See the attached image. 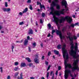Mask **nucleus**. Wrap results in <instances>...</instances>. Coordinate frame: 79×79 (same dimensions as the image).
Wrapping results in <instances>:
<instances>
[{"instance_id":"f257e3e1","label":"nucleus","mask_w":79,"mask_h":79,"mask_svg":"<svg viewBox=\"0 0 79 79\" xmlns=\"http://www.w3.org/2000/svg\"><path fill=\"white\" fill-rule=\"evenodd\" d=\"M55 6H56L57 9L58 10H59V9L60 8V6L59 5H58V4L56 3H55L54 1L52 2L51 5V8L50 9L51 10V12H50V14L53 15L54 19V22L56 23L57 26L58 27V29H59L60 28L59 24L63 23L65 20H66L69 23H71L73 21V19H72V17H70L69 16H66L65 17H62L60 19H59L58 18L56 17L55 15L60 16L61 14V15H64V13H66V11H65V9H62L60 11L58 10L55 11H54V8H53V7H54Z\"/></svg>"},{"instance_id":"f03ea898","label":"nucleus","mask_w":79,"mask_h":79,"mask_svg":"<svg viewBox=\"0 0 79 79\" xmlns=\"http://www.w3.org/2000/svg\"><path fill=\"white\" fill-rule=\"evenodd\" d=\"M63 48H62V53L63 54V57L64 59V64H65V68L66 69L67 67L69 68H71L73 71H74L76 69L78 71H79V68L78 66L77 65V63H78L79 60L77 59L76 60L74 61L73 63V67L72 68L71 65L70 64H67V61L68 60V53L67 52V50L65 49L66 47V44H64L63 45Z\"/></svg>"},{"instance_id":"7ed1b4c3","label":"nucleus","mask_w":79,"mask_h":79,"mask_svg":"<svg viewBox=\"0 0 79 79\" xmlns=\"http://www.w3.org/2000/svg\"><path fill=\"white\" fill-rule=\"evenodd\" d=\"M67 35L69 36L68 37H67V39H69L70 40L71 42L70 43L71 50L70 51L69 54L73 56L74 58L77 59L79 57V54H77V52L78 50V45H77V43H75V45L74 46V45L73 42V41L74 39L76 40L77 39V36H70L71 35V33L70 32L67 33Z\"/></svg>"},{"instance_id":"20e7f679","label":"nucleus","mask_w":79,"mask_h":79,"mask_svg":"<svg viewBox=\"0 0 79 79\" xmlns=\"http://www.w3.org/2000/svg\"><path fill=\"white\" fill-rule=\"evenodd\" d=\"M69 75H70L71 77H73V75L71 73V71L68 70H65L64 77L65 79H67ZM72 79H74V78H72Z\"/></svg>"},{"instance_id":"39448f33","label":"nucleus","mask_w":79,"mask_h":79,"mask_svg":"<svg viewBox=\"0 0 79 79\" xmlns=\"http://www.w3.org/2000/svg\"><path fill=\"white\" fill-rule=\"evenodd\" d=\"M56 33H57V34L59 35L61 42H63V39H64V37H65L64 35H62L61 31L56 30Z\"/></svg>"},{"instance_id":"423d86ee","label":"nucleus","mask_w":79,"mask_h":79,"mask_svg":"<svg viewBox=\"0 0 79 79\" xmlns=\"http://www.w3.org/2000/svg\"><path fill=\"white\" fill-rule=\"evenodd\" d=\"M62 5L65 6V8L66 11L69 10L68 7H67V2L66 0H62Z\"/></svg>"},{"instance_id":"0eeeda50","label":"nucleus","mask_w":79,"mask_h":79,"mask_svg":"<svg viewBox=\"0 0 79 79\" xmlns=\"http://www.w3.org/2000/svg\"><path fill=\"white\" fill-rule=\"evenodd\" d=\"M2 10L4 11L7 12H9L11 11V9L10 8H2Z\"/></svg>"},{"instance_id":"6e6552de","label":"nucleus","mask_w":79,"mask_h":79,"mask_svg":"<svg viewBox=\"0 0 79 79\" xmlns=\"http://www.w3.org/2000/svg\"><path fill=\"white\" fill-rule=\"evenodd\" d=\"M37 58H38V56H35V58L34 59L35 62L37 64L39 63V60L37 59Z\"/></svg>"},{"instance_id":"1a4fd4ad","label":"nucleus","mask_w":79,"mask_h":79,"mask_svg":"<svg viewBox=\"0 0 79 79\" xmlns=\"http://www.w3.org/2000/svg\"><path fill=\"white\" fill-rule=\"evenodd\" d=\"M40 5V7L41 8H43L44 9H45V6H44V5H41V3L39 2H37V4L38 5Z\"/></svg>"},{"instance_id":"9d476101","label":"nucleus","mask_w":79,"mask_h":79,"mask_svg":"<svg viewBox=\"0 0 79 79\" xmlns=\"http://www.w3.org/2000/svg\"><path fill=\"white\" fill-rule=\"evenodd\" d=\"M33 31L31 29H30L28 32V34H33Z\"/></svg>"},{"instance_id":"9b49d317","label":"nucleus","mask_w":79,"mask_h":79,"mask_svg":"<svg viewBox=\"0 0 79 79\" xmlns=\"http://www.w3.org/2000/svg\"><path fill=\"white\" fill-rule=\"evenodd\" d=\"M23 73H21L20 74V78H19V77L18 76L17 77V79H23Z\"/></svg>"},{"instance_id":"f8f14e48","label":"nucleus","mask_w":79,"mask_h":79,"mask_svg":"<svg viewBox=\"0 0 79 79\" xmlns=\"http://www.w3.org/2000/svg\"><path fill=\"white\" fill-rule=\"evenodd\" d=\"M74 27V25L73 24H72L70 26H69L68 29H71L72 27Z\"/></svg>"},{"instance_id":"ddd939ff","label":"nucleus","mask_w":79,"mask_h":79,"mask_svg":"<svg viewBox=\"0 0 79 79\" xmlns=\"http://www.w3.org/2000/svg\"><path fill=\"white\" fill-rule=\"evenodd\" d=\"M20 66L21 68H23V67H25L26 66V64L24 63H22L21 64Z\"/></svg>"},{"instance_id":"4468645a","label":"nucleus","mask_w":79,"mask_h":79,"mask_svg":"<svg viewBox=\"0 0 79 79\" xmlns=\"http://www.w3.org/2000/svg\"><path fill=\"white\" fill-rule=\"evenodd\" d=\"M28 40H25L24 43V44L25 45H27V44L28 43Z\"/></svg>"},{"instance_id":"2eb2a0df","label":"nucleus","mask_w":79,"mask_h":79,"mask_svg":"<svg viewBox=\"0 0 79 79\" xmlns=\"http://www.w3.org/2000/svg\"><path fill=\"white\" fill-rule=\"evenodd\" d=\"M54 53L56 54V55H58V54H59V51H56V50H54Z\"/></svg>"},{"instance_id":"dca6fc26","label":"nucleus","mask_w":79,"mask_h":79,"mask_svg":"<svg viewBox=\"0 0 79 79\" xmlns=\"http://www.w3.org/2000/svg\"><path fill=\"white\" fill-rule=\"evenodd\" d=\"M28 9L27 8H26L25 10L23 11V13H26Z\"/></svg>"},{"instance_id":"f3484780","label":"nucleus","mask_w":79,"mask_h":79,"mask_svg":"<svg viewBox=\"0 0 79 79\" xmlns=\"http://www.w3.org/2000/svg\"><path fill=\"white\" fill-rule=\"evenodd\" d=\"M32 46L33 48H34V47H35V46H36V43H33L32 44Z\"/></svg>"},{"instance_id":"a211bd4d","label":"nucleus","mask_w":79,"mask_h":79,"mask_svg":"<svg viewBox=\"0 0 79 79\" xmlns=\"http://www.w3.org/2000/svg\"><path fill=\"white\" fill-rule=\"evenodd\" d=\"M15 71H19L20 70V69L18 67H15L14 69Z\"/></svg>"},{"instance_id":"6ab92c4d","label":"nucleus","mask_w":79,"mask_h":79,"mask_svg":"<svg viewBox=\"0 0 79 79\" xmlns=\"http://www.w3.org/2000/svg\"><path fill=\"white\" fill-rule=\"evenodd\" d=\"M61 45H62L61 44H59L57 46V47L58 49H60V48H61Z\"/></svg>"},{"instance_id":"aec40b11","label":"nucleus","mask_w":79,"mask_h":79,"mask_svg":"<svg viewBox=\"0 0 79 79\" xmlns=\"http://www.w3.org/2000/svg\"><path fill=\"white\" fill-rule=\"evenodd\" d=\"M25 59L26 60H27V61H28V62H31V60L28 57H27Z\"/></svg>"},{"instance_id":"412c9836","label":"nucleus","mask_w":79,"mask_h":79,"mask_svg":"<svg viewBox=\"0 0 79 79\" xmlns=\"http://www.w3.org/2000/svg\"><path fill=\"white\" fill-rule=\"evenodd\" d=\"M48 29H51V25H50V24L49 23L48 25Z\"/></svg>"},{"instance_id":"4be33fe9","label":"nucleus","mask_w":79,"mask_h":79,"mask_svg":"<svg viewBox=\"0 0 79 79\" xmlns=\"http://www.w3.org/2000/svg\"><path fill=\"white\" fill-rule=\"evenodd\" d=\"M19 64V63L18 62H16L15 63V66H18Z\"/></svg>"},{"instance_id":"5701e85b","label":"nucleus","mask_w":79,"mask_h":79,"mask_svg":"<svg viewBox=\"0 0 79 79\" xmlns=\"http://www.w3.org/2000/svg\"><path fill=\"white\" fill-rule=\"evenodd\" d=\"M24 22H20L19 23V25H23V24H24Z\"/></svg>"},{"instance_id":"b1692460","label":"nucleus","mask_w":79,"mask_h":79,"mask_svg":"<svg viewBox=\"0 0 79 79\" xmlns=\"http://www.w3.org/2000/svg\"><path fill=\"white\" fill-rule=\"evenodd\" d=\"M5 6H6V7H7V6H8V2H5Z\"/></svg>"},{"instance_id":"393cba45","label":"nucleus","mask_w":79,"mask_h":79,"mask_svg":"<svg viewBox=\"0 0 79 79\" xmlns=\"http://www.w3.org/2000/svg\"><path fill=\"white\" fill-rule=\"evenodd\" d=\"M19 74V72H17L15 73V76L16 77L18 76V75Z\"/></svg>"},{"instance_id":"a878e982","label":"nucleus","mask_w":79,"mask_h":79,"mask_svg":"<svg viewBox=\"0 0 79 79\" xmlns=\"http://www.w3.org/2000/svg\"><path fill=\"white\" fill-rule=\"evenodd\" d=\"M0 69L1 70V72L2 73H3V68L1 67L0 68Z\"/></svg>"},{"instance_id":"bb28decb","label":"nucleus","mask_w":79,"mask_h":79,"mask_svg":"<svg viewBox=\"0 0 79 79\" xmlns=\"http://www.w3.org/2000/svg\"><path fill=\"white\" fill-rule=\"evenodd\" d=\"M79 26V23H75L74 24V26Z\"/></svg>"},{"instance_id":"cd10ccee","label":"nucleus","mask_w":79,"mask_h":79,"mask_svg":"<svg viewBox=\"0 0 79 79\" xmlns=\"http://www.w3.org/2000/svg\"><path fill=\"white\" fill-rule=\"evenodd\" d=\"M51 66L50 65H49L48 66V69H47V71H48V70H49V69H50V67H51Z\"/></svg>"},{"instance_id":"c85d7f7f","label":"nucleus","mask_w":79,"mask_h":79,"mask_svg":"<svg viewBox=\"0 0 79 79\" xmlns=\"http://www.w3.org/2000/svg\"><path fill=\"white\" fill-rule=\"evenodd\" d=\"M14 48H15V47L13 46H12L11 49H12V52H13V49H14Z\"/></svg>"},{"instance_id":"c756f323","label":"nucleus","mask_w":79,"mask_h":79,"mask_svg":"<svg viewBox=\"0 0 79 79\" xmlns=\"http://www.w3.org/2000/svg\"><path fill=\"white\" fill-rule=\"evenodd\" d=\"M58 70H60L61 69V67L60 66H58Z\"/></svg>"},{"instance_id":"7c9ffc66","label":"nucleus","mask_w":79,"mask_h":79,"mask_svg":"<svg viewBox=\"0 0 79 79\" xmlns=\"http://www.w3.org/2000/svg\"><path fill=\"white\" fill-rule=\"evenodd\" d=\"M48 76H49V73L48 72L47 73V76H46L47 79H48Z\"/></svg>"},{"instance_id":"2f4dec72","label":"nucleus","mask_w":79,"mask_h":79,"mask_svg":"<svg viewBox=\"0 0 79 79\" xmlns=\"http://www.w3.org/2000/svg\"><path fill=\"white\" fill-rule=\"evenodd\" d=\"M29 8H30V10H32V6H31V5H30Z\"/></svg>"},{"instance_id":"473e14b6","label":"nucleus","mask_w":79,"mask_h":79,"mask_svg":"<svg viewBox=\"0 0 79 79\" xmlns=\"http://www.w3.org/2000/svg\"><path fill=\"white\" fill-rule=\"evenodd\" d=\"M66 31V28L64 27L62 30V32H64V31Z\"/></svg>"},{"instance_id":"72a5a7b5","label":"nucleus","mask_w":79,"mask_h":79,"mask_svg":"<svg viewBox=\"0 0 79 79\" xmlns=\"http://www.w3.org/2000/svg\"><path fill=\"white\" fill-rule=\"evenodd\" d=\"M19 15H20V16H23V13L21 12H20L19 13Z\"/></svg>"},{"instance_id":"f704fd0d","label":"nucleus","mask_w":79,"mask_h":79,"mask_svg":"<svg viewBox=\"0 0 79 79\" xmlns=\"http://www.w3.org/2000/svg\"><path fill=\"white\" fill-rule=\"evenodd\" d=\"M7 79H11V77H10V76H8L7 77Z\"/></svg>"},{"instance_id":"c9c22d12","label":"nucleus","mask_w":79,"mask_h":79,"mask_svg":"<svg viewBox=\"0 0 79 79\" xmlns=\"http://www.w3.org/2000/svg\"><path fill=\"white\" fill-rule=\"evenodd\" d=\"M42 16L43 17H44L45 16V13H42Z\"/></svg>"},{"instance_id":"e433bc0d","label":"nucleus","mask_w":79,"mask_h":79,"mask_svg":"<svg viewBox=\"0 0 79 79\" xmlns=\"http://www.w3.org/2000/svg\"><path fill=\"white\" fill-rule=\"evenodd\" d=\"M58 70H57L56 72V76H58Z\"/></svg>"},{"instance_id":"4c0bfd02","label":"nucleus","mask_w":79,"mask_h":79,"mask_svg":"<svg viewBox=\"0 0 79 79\" xmlns=\"http://www.w3.org/2000/svg\"><path fill=\"white\" fill-rule=\"evenodd\" d=\"M31 2V0H27V3H30Z\"/></svg>"},{"instance_id":"58836bf2","label":"nucleus","mask_w":79,"mask_h":79,"mask_svg":"<svg viewBox=\"0 0 79 79\" xmlns=\"http://www.w3.org/2000/svg\"><path fill=\"white\" fill-rule=\"evenodd\" d=\"M45 64L46 65H48V62L47 61H45Z\"/></svg>"},{"instance_id":"ea45409f","label":"nucleus","mask_w":79,"mask_h":79,"mask_svg":"<svg viewBox=\"0 0 79 79\" xmlns=\"http://www.w3.org/2000/svg\"><path fill=\"white\" fill-rule=\"evenodd\" d=\"M54 32H55V30H52V34H53Z\"/></svg>"},{"instance_id":"a19ab883","label":"nucleus","mask_w":79,"mask_h":79,"mask_svg":"<svg viewBox=\"0 0 79 79\" xmlns=\"http://www.w3.org/2000/svg\"><path fill=\"white\" fill-rule=\"evenodd\" d=\"M51 55V52H48V56H50V55Z\"/></svg>"},{"instance_id":"79ce46f5","label":"nucleus","mask_w":79,"mask_h":79,"mask_svg":"<svg viewBox=\"0 0 79 79\" xmlns=\"http://www.w3.org/2000/svg\"><path fill=\"white\" fill-rule=\"evenodd\" d=\"M29 66L31 67V66H33V64H29Z\"/></svg>"},{"instance_id":"37998d69","label":"nucleus","mask_w":79,"mask_h":79,"mask_svg":"<svg viewBox=\"0 0 79 79\" xmlns=\"http://www.w3.org/2000/svg\"><path fill=\"white\" fill-rule=\"evenodd\" d=\"M53 71H52L51 72V73H50V76H52V75H53Z\"/></svg>"},{"instance_id":"c03bdc74","label":"nucleus","mask_w":79,"mask_h":79,"mask_svg":"<svg viewBox=\"0 0 79 79\" xmlns=\"http://www.w3.org/2000/svg\"><path fill=\"white\" fill-rule=\"evenodd\" d=\"M54 75H55V74H54V73H53V76H52V79H54Z\"/></svg>"},{"instance_id":"a18cd8bd","label":"nucleus","mask_w":79,"mask_h":79,"mask_svg":"<svg viewBox=\"0 0 79 79\" xmlns=\"http://www.w3.org/2000/svg\"><path fill=\"white\" fill-rule=\"evenodd\" d=\"M27 40H29L30 39V37L29 36H28L27 37Z\"/></svg>"},{"instance_id":"49530a36","label":"nucleus","mask_w":79,"mask_h":79,"mask_svg":"<svg viewBox=\"0 0 79 79\" xmlns=\"http://www.w3.org/2000/svg\"><path fill=\"white\" fill-rule=\"evenodd\" d=\"M2 28H3V27H2V26L0 25V30H1V29H2Z\"/></svg>"},{"instance_id":"de8ad7c7","label":"nucleus","mask_w":79,"mask_h":79,"mask_svg":"<svg viewBox=\"0 0 79 79\" xmlns=\"http://www.w3.org/2000/svg\"><path fill=\"white\" fill-rule=\"evenodd\" d=\"M72 17H73V18H76V15H73L72 16Z\"/></svg>"},{"instance_id":"09e8293b","label":"nucleus","mask_w":79,"mask_h":79,"mask_svg":"<svg viewBox=\"0 0 79 79\" xmlns=\"http://www.w3.org/2000/svg\"><path fill=\"white\" fill-rule=\"evenodd\" d=\"M54 0L55 2H56V3H58V0Z\"/></svg>"},{"instance_id":"8fccbe9b","label":"nucleus","mask_w":79,"mask_h":79,"mask_svg":"<svg viewBox=\"0 0 79 79\" xmlns=\"http://www.w3.org/2000/svg\"><path fill=\"white\" fill-rule=\"evenodd\" d=\"M28 50L29 52H31V48L29 47L28 48Z\"/></svg>"},{"instance_id":"3c124183","label":"nucleus","mask_w":79,"mask_h":79,"mask_svg":"<svg viewBox=\"0 0 79 79\" xmlns=\"http://www.w3.org/2000/svg\"><path fill=\"white\" fill-rule=\"evenodd\" d=\"M40 23H43V22H42V19H41L40 20Z\"/></svg>"},{"instance_id":"603ef678","label":"nucleus","mask_w":79,"mask_h":79,"mask_svg":"<svg viewBox=\"0 0 79 79\" xmlns=\"http://www.w3.org/2000/svg\"><path fill=\"white\" fill-rule=\"evenodd\" d=\"M44 57H45V56H42V60H44Z\"/></svg>"},{"instance_id":"864d4df0","label":"nucleus","mask_w":79,"mask_h":79,"mask_svg":"<svg viewBox=\"0 0 79 79\" xmlns=\"http://www.w3.org/2000/svg\"><path fill=\"white\" fill-rule=\"evenodd\" d=\"M50 34L49 33L48 35V37H50Z\"/></svg>"},{"instance_id":"5fc2aeb1","label":"nucleus","mask_w":79,"mask_h":79,"mask_svg":"<svg viewBox=\"0 0 79 79\" xmlns=\"http://www.w3.org/2000/svg\"><path fill=\"white\" fill-rule=\"evenodd\" d=\"M30 79H34V77H30Z\"/></svg>"},{"instance_id":"6e6d98bb","label":"nucleus","mask_w":79,"mask_h":79,"mask_svg":"<svg viewBox=\"0 0 79 79\" xmlns=\"http://www.w3.org/2000/svg\"><path fill=\"white\" fill-rule=\"evenodd\" d=\"M1 33H3L4 32V31H1Z\"/></svg>"},{"instance_id":"4d7b16f0","label":"nucleus","mask_w":79,"mask_h":79,"mask_svg":"<svg viewBox=\"0 0 79 79\" xmlns=\"http://www.w3.org/2000/svg\"><path fill=\"white\" fill-rule=\"evenodd\" d=\"M41 79H45V78L44 77H41Z\"/></svg>"},{"instance_id":"13d9d810","label":"nucleus","mask_w":79,"mask_h":79,"mask_svg":"<svg viewBox=\"0 0 79 79\" xmlns=\"http://www.w3.org/2000/svg\"><path fill=\"white\" fill-rule=\"evenodd\" d=\"M51 0H48V2L49 3H51Z\"/></svg>"},{"instance_id":"bf43d9fd","label":"nucleus","mask_w":79,"mask_h":79,"mask_svg":"<svg viewBox=\"0 0 79 79\" xmlns=\"http://www.w3.org/2000/svg\"><path fill=\"white\" fill-rule=\"evenodd\" d=\"M53 58H54V59H55V57L54 56H53Z\"/></svg>"},{"instance_id":"052dcab7","label":"nucleus","mask_w":79,"mask_h":79,"mask_svg":"<svg viewBox=\"0 0 79 79\" xmlns=\"http://www.w3.org/2000/svg\"><path fill=\"white\" fill-rule=\"evenodd\" d=\"M23 41H24V40H21V42H23Z\"/></svg>"},{"instance_id":"680f3d73","label":"nucleus","mask_w":79,"mask_h":79,"mask_svg":"<svg viewBox=\"0 0 79 79\" xmlns=\"http://www.w3.org/2000/svg\"><path fill=\"white\" fill-rule=\"evenodd\" d=\"M41 47H43V44H41Z\"/></svg>"},{"instance_id":"e2e57ef3","label":"nucleus","mask_w":79,"mask_h":79,"mask_svg":"<svg viewBox=\"0 0 79 79\" xmlns=\"http://www.w3.org/2000/svg\"><path fill=\"white\" fill-rule=\"evenodd\" d=\"M18 42H19V43H20V42H19V41H16V43H18Z\"/></svg>"},{"instance_id":"0e129e2a","label":"nucleus","mask_w":79,"mask_h":79,"mask_svg":"<svg viewBox=\"0 0 79 79\" xmlns=\"http://www.w3.org/2000/svg\"><path fill=\"white\" fill-rule=\"evenodd\" d=\"M77 37H79V34L77 35Z\"/></svg>"},{"instance_id":"69168bd1","label":"nucleus","mask_w":79,"mask_h":79,"mask_svg":"<svg viewBox=\"0 0 79 79\" xmlns=\"http://www.w3.org/2000/svg\"><path fill=\"white\" fill-rule=\"evenodd\" d=\"M38 11H40V9H38Z\"/></svg>"},{"instance_id":"338daca9","label":"nucleus","mask_w":79,"mask_h":79,"mask_svg":"<svg viewBox=\"0 0 79 79\" xmlns=\"http://www.w3.org/2000/svg\"><path fill=\"white\" fill-rule=\"evenodd\" d=\"M35 32H37V30H35Z\"/></svg>"},{"instance_id":"774afa93","label":"nucleus","mask_w":79,"mask_h":79,"mask_svg":"<svg viewBox=\"0 0 79 79\" xmlns=\"http://www.w3.org/2000/svg\"><path fill=\"white\" fill-rule=\"evenodd\" d=\"M61 74L60 73V74H59V76H61Z\"/></svg>"}]
</instances>
